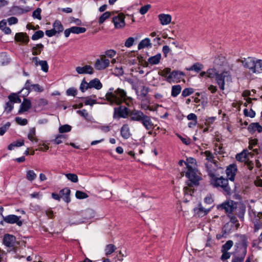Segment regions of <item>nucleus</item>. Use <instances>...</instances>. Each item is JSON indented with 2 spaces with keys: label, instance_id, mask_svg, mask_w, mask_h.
<instances>
[{
  "label": "nucleus",
  "instance_id": "a19ab883",
  "mask_svg": "<svg viewBox=\"0 0 262 262\" xmlns=\"http://www.w3.org/2000/svg\"><path fill=\"white\" fill-rule=\"evenodd\" d=\"M24 145V141L23 140L17 141L11 143L8 147L9 150H12L15 147H20Z\"/></svg>",
  "mask_w": 262,
  "mask_h": 262
},
{
  "label": "nucleus",
  "instance_id": "bb28decb",
  "mask_svg": "<svg viewBox=\"0 0 262 262\" xmlns=\"http://www.w3.org/2000/svg\"><path fill=\"white\" fill-rule=\"evenodd\" d=\"M158 17L162 25H168L171 20V16L169 14H160L159 15Z\"/></svg>",
  "mask_w": 262,
  "mask_h": 262
},
{
  "label": "nucleus",
  "instance_id": "680f3d73",
  "mask_svg": "<svg viewBox=\"0 0 262 262\" xmlns=\"http://www.w3.org/2000/svg\"><path fill=\"white\" fill-rule=\"evenodd\" d=\"M171 69L170 68H165L162 72V76L164 77L166 79V80L167 81V78L168 75L171 74Z\"/></svg>",
  "mask_w": 262,
  "mask_h": 262
},
{
  "label": "nucleus",
  "instance_id": "9d476101",
  "mask_svg": "<svg viewBox=\"0 0 262 262\" xmlns=\"http://www.w3.org/2000/svg\"><path fill=\"white\" fill-rule=\"evenodd\" d=\"M110 63V60L105 58V55H101L100 58L96 59L94 67L97 70H102L107 68Z\"/></svg>",
  "mask_w": 262,
  "mask_h": 262
},
{
  "label": "nucleus",
  "instance_id": "f8f14e48",
  "mask_svg": "<svg viewBox=\"0 0 262 262\" xmlns=\"http://www.w3.org/2000/svg\"><path fill=\"white\" fill-rule=\"evenodd\" d=\"M124 18L125 16L122 13H119L117 16L114 17L113 22L115 27L117 29L123 28L125 24Z\"/></svg>",
  "mask_w": 262,
  "mask_h": 262
},
{
  "label": "nucleus",
  "instance_id": "412c9836",
  "mask_svg": "<svg viewBox=\"0 0 262 262\" xmlns=\"http://www.w3.org/2000/svg\"><path fill=\"white\" fill-rule=\"evenodd\" d=\"M15 40L17 42H20L27 44L29 42L30 39L29 36L25 33H17L14 37Z\"/></svg>",
  "mask_w": 262,
  "mask_h": 262
},
{
  "label": "nucleus",
  "instance_id": "2f4dec72",
  "mask_svg": "<svg viewBox=\"0 0 262 262\" xmlns=\"http://www.w3.org/2000/svg\"><path fill=\"white\" fill-rule=\"evenodd\" d=\"M43 45H42L41 43H38L35 46H33L31 49L32 55L34 56L39 55L41 53V51L43 50Z\"/></svg>",
  "mask_w": 262,
  "mask_h": 262
},
{
  "label": "nucleus",
  "instance_id": "393cba45",
  "mask_svg": "<svg viewBox=\"0 0 262 262\" xmlns=\"http://www.w3.org/2000/svg\"><path fill=\"white\" fill-rule=\"evenodd\" d=\"M248 130L251 134H253L256 130L260 133L262 132V126L258 122L252 123L248 127Z\"/></svg>",
  "mask_w": 262,
  "mask_h": 262
},
{
  "label": "nucleus",
  "instance_id": "5701e85b",
  "mask_svg": "<svg viewBox=\"0 0 262 262\" xmlns=\"http://www.w3.org/2000/svg\"><path fill=\"white\" fill-rule=\"evenodd\" d=\"M120 134L121 137L124 139H127L131 136L132 134L130 132V129L127 124L122 125L120 129Z\"/></svg>",
  "mask_w": 262,
  "mask_h": 262
},
{
  "label": "nucleus",
  "instance_id": "e2e57ef3",
  "mask_svg": "<svg viewBox=\"0 0 262 262\" xmlns=\"http://www.w3.org/2000/svg\"><path fill=\"white\" fill-rule=\"evenodd\" d=\"M150 8H151L150 5L147 4V5H144V6L140 8L139 12L141 14L144 15L147 12V11Z\"/></svg>",
  "mask_w": 262,
  "mask_h": 262
},
{
  "label": "nucleus",
  "instance_id": "de8ad7c7",
  "mask_svg": "<svg viewBox=\"0 0 262 262\" xmlns=\"http://www.w3.org/2000/svg\"><path fill=\"white\" fill-rule=\"evenodd\" d=\"M233 242L231 240L228 241L222 247V251H228L232 247Z\"/></svg>",
  "mask_w": 262,
  "mask_h": 262
},
{
  "label": "nucleus",
  "instance_id": "0e129e2a",
  "mask_svg": "<svg viewBox=\"0 0 262 262\" xmlns=\"http://www.w3.org/2000/svg\"><path fill=\"white\" fill-rule=\"evenodd\" d=\"M5 108V110L7 112V113H10V112H11V111L13 108V104L12 102L9 100L8 102H6Z\"/></svg>",
  "mask_w": 262,
  "mask_h": 262
},
{
  "label": "nucleus",
  "instance_id": "6ab92c4d",
  "mask_svg": "<svg viewBox=\"0 0 262 262\" xmlns=\"http://www.w3.org/2000/svg\"><path fill=\"white\" fill-rule=\"evenodd\" d=\"M31 107V101L28 99L24 98L23 102L20 105L18 113L21 114L25 112L28 111Z\"/></svg>",
  "mask_w": 262,
  "mask_h": 262
},
{
  "label": "nucleus",
  "instance_id": "f3484780",
  "mask_svg": "<svg viewBox=\"0 0 262 262\" xmlns=\"http://www.w3.org/2000/svg\"><path fill=\"white\" fill-rule=\"evenodd\" d=\"M15 241V237L9 234H5L3 238V244L8 247H13Z\"/></svg>",
  "mask_w": 262,
  "mask_h": 262
},
{
  "label": "nucleus",
  "instance_id": "ddd939ff",
  "mask_svg": "<svg viewBox=\"0 0 262 262\" xmlns=\"http://www.w3.org/2000/svg\"><path fill=\"white\" fill-rule=\"evenodd\" d=\"M245 212V205L242 203L237 202L236 209L234 210V213H235V214L242 221L244 220Z\"/></svg>",
  "mask_w": 262,
  "mask_h": 262
},
{
  "label": "nucleus",
  "instance_id": "79ce46f5",
  "mask_svg": "<svg viewBox=\"0 0 262 262\" xmlns=\"http://www.w3.org/2000/svg\"><path fill=\"white\" fill-rule=\"evenodd\" d=\"M218 73L215 69H209L207 71V77L210 78H216Z\"/></svg>",
  "mask_w": 262,
  "mask_h": 262
},
{
  "label": "nucleus",
  "instance_id": "5fc2aeb1",
  "mask_svg": "<svg viewBox=\"0 0 262 262\" xmlns=\"http://www.w3.org/2000/svg\"><path fill=\"white\" fill-rule=\"evenodd\" d=\"M88 89H90L89 83H88L84 78L81 83L80 90L82 92H84Z\"/></svg>",
  "mask_w": 262,
  "mask_h": 262
},
{
  "label": "nucleus",
  "instance_id": "bf43d9fd",
  "mask_svg": "<svg viewBox=\"0 0 262 262\" xmlns=\"http://www.w3.org/2000/svg\"><path fill=\"white\" fill-rule=\"evenodd\" d=\"M227 216L230 219V222H229V223H231L232 225H236L237 224H239L234 213L229 214L227 215Z\"/></svg>",
  "mask_w": 262,
  "mask_h": 262
},
{
  "label": "nucleus",
  "instance_id": "aec40b11",
  "mask_svg": "<svg viewBox=\"0 0 262 262\" xmlns=\"http://www.w3.org/2000/svg\"><path fill=\"white\" fill-rule=\"evenodd\" d=\"M76 71L79 74H92L94 73L93 68L90 65H85L83 67H77L76 68Z\"/></svg>",
  "mask_w": 262,
  "mask_h": 262
},
{
  "label": "nucleus",
  "instance_id": "6e6d98bb",
  "mask_svg": "<svg viewBox=\"0 0 262 262\" xmlns=\"http://www.w3.org/2000/svg\"><path fill=\"white\" fill-rule=\"evenodd\" d=\"M75 196H76V198L78 199H86V198H88V196H89L86 193H85L83 191H79V190L76 191V193H75Z\"/></svg>",
  "mask_w": 262,
  "mask_h": 262
},
{
  "label": "nucleus",
  "instance_id": "f704fd0d",
  "mask_svg": "<svg viewBox=\"0 0 262 262\" xmlns=\"http://www.w3.org/2000/svg\"><path fill=\"white\" fill-rule=\"evenodd\" d=\"M204 68L203 65L199 62H196L194 63L192 66L187 68L188 71H194L195 72L199 73Z\"/></svg>",
  "mask_w": 262,
  "mask_h": 262
},
{
  "label": "nucleus",
  "instance_id": "49530a36",
  "mask_svg": "<svg viewBox=\"0 0 262 262\" xmlns=\"http://www.w3.org/2000/svg\"><path fill=\"white\" fill-rule=\"evenodd\" d=\"M204 155L206 157V159L207 160H208V161H210V163H213V164L215 166V162H214V156L213 155L212 153L209 151V150H206L204 152Z\"/></svg>",
  "mask_w": 262,
  "mask_h": 262
},
{
  "label": "nucleus",
  "instance_id": "052dcab7",
  "mask_svg": "<svg viewBox=\"0 0 262 262\" xmlns=\"http://www.w3.org/2000/svg\"><path fill=\"white\" fill-rule=\"evenodd\" d=\"M10 126V122H7L4 126L0 128V135L3 136L8 129Z\"/></svg>",
  "mask_w": 262,
  "mask_h": 262
},
{
  "label": "nucleus",
  "instance_id": "ea45409f",
  "mask_svg": "<svg viewBox=\"0 0 262 262\" xmlns=\"http://www.w3.org/2000/svg\"><path fill=\"white\" fill-rule=\"evenodd\" d=\"M112 15L111 12L106 11L103 13L99 18L98 22L99 24H103L105 20L108 18Z\"/></svg>",
  "mask_w": 262,
  "mask_h": 262
},
{
  "label": "nucleus",
  "instance_id": "473e14b6",
  "mask_svg": "<svg viewBox=\"0 0 262 262\" xmlns=\"http://www.w3.org/2000/svg\"><path fill=\"white\" fill-rule=\"evenodd\" d=\"M161 59V54L158 53L155 56H151L148 59V62L152 65L158 64Z\"/></svg>",
  "mask_w": 262,
  "mask_h": 262
},
{
  "label": "nucleus",
  "instance_id": "4468645a",
  "mask_svg": "<svg viewBox=\"0 0 262 262\" xmlns=\"http://www.w3.org/2000/svg\"><path fill=\"white\" fill-rule=\"evenodd\" d=\"M184 75V74L182 72L179 71H173L171 72V74L168 75L167 78V82L170 83L172 82L179 81Z\"/></svg>",
  "mask_w": 262,
  "mask_h": 262
},
{
  "label": "nucleus",
  "instance_id": "4d7b16f0",
  "mask_svg": "<svg viewBox=\"0 0 262 262\" xmlns=\"http://www.w3.org/2000/svg\"><path fill=\"white\" fill-rule=\"evenodd\" d=\"M15 120L17 124L20 125H26L28 124V122L27 119H23L19 117H16L15 118Z\"/></svg>",
  "mask_w": 262,
  "mask_h": 262
},
{
  "label": "nucleus",
  "instance_id": "a18cd8bd",
  "mask_svg": "<svg viewBox=\"0 0 262 262\" xmlns=\"http://www.w3.org/2000/svg\"><path fill=\"white\" fill-rule=\"evenodd\" d=\"M115 245L113 244H108L106 245L105 249V254L108 255L113 253L116 250Z\"/></svg>",
  "mask_w": 262,
  "mask_h": 262
},
{
  "label": "nucleus",
  "instance_id": "f257e3e1",
  "mask_svg": "<svg viewBox=\"0 0 262 262\" xmlns=\"http://www.w3.org/2000/svg\"><path fill=\"white\" fill-rule=\"evenodd\" d=\"M105 98L108 103L112 105H119L122 102L127 104V100H132L130 97L127 96L126 92L120 88H118L116 90H114L113 88H110L105 94Z\"/></svg>",
  "mask_w": 262,
  "mask_h": 262
},
{
  "label": "nucleus",
  "instance_id": "603ef678",
  "mask_svg": "<svg viewBox=\"0 0 262 262\" xmlns=\"http://www.w3.org/2000/svg\"><path fill=\"white\" fill-rule=\"evenodd\" d=\"M41 9L40 8H37L33 12L32 17L34 19H37L38 20L41 19Z\"/></svg>",
  "mask_w": 262,
  "mask_h": 262
},
{
  "label": "nucleus",
  "instance_id": "9b49d317",
  "mask_svg": "<svg viewBox=\"0 0 262 262\" xmlns=\"http://www.w3.org/2000/svg\"><path fill=\"white\" fill-rule=\"evenodd\" d=\"M20 216L10 214L3 216V220L7 223L11 224H16L18 226H21L23 225V222L20 220Z\"/></svg>",
  "mask_w": 262,
  "mask_h": 262
},
{
  "label": "nucleus",
  "instance_id": "774afa93",
  "mask_svg": "<svg viewBox=\"0 0 262 262\" xmlns=\"http://www.w3.org/2000/svg\"><path fill=\"white\" fill-rule=\"evenodd\" d=\"M66 93L68 96H75L77 94V90L74 88H71L67 90Z\"/></svg>",
  "mask_w": 262,
  "mask_h": 262
},
{
  "label": "nucleus",
  "instance_id": "2eb2a0df",
  "mask_svg": "<svg viewBox=\"0 0 262 262\" xmlns=\"http://www.w3.org/2000/svg\"><path fill=\"white\" fill-rule=\"evenodd\" d=\"M237 171L236 165L234 164L229 165L226 170L227 176L229 180L233 181Z\"/></svg>",
  "mask_w": 262,
  "mask_h": 262
},
{
  "label": "nucleus",
  "instance_id": "c03bdc74",
  "mask_svg": "<svg viewBox=\"0 0 262 262\" xmlns=\"http://www.w3.org/2000/svg\"><path fill=\"white\" fill-rule=\"evenodd\" d=\"M71 30L72 33L77 34L83 33L86 31V29L85 28L79 27H72Z\"/></svg>",
  "mask_w": 262,
  "mask_h": 262
},
{
  "label": "nucleus",
  "instance_id": "a878e982",
  "mask_svg": "<svg viewBox=\"0 0 262 262\" xmlns=\"http://www.w3.org/2000/svg\"><path fill=\"white\" fill-rule=\"evenodd\" d=\"M91 213H92V210H86L85 212H84L83 213L82 215L84 216V217L83 219H80L78 220H76L75 221L72 222L71 224V225H77V224H79L85 222L86 221V220L90 219V218H91V217H92V216H88V215L89 214H91Z\"/></svg>",
  "mask_w": 262,
  "mask_h": 262
},
{
  "label": "nucleus",
  "instance_id": "a211bd4d",
  "mask_svg": "<svg viewBox=\"0 0 262 262\" xmlns=\"http://www.w3.org/2000/svg\"><path fill=\"white\" fill-rule=\"evenodd\" d=\"M33 62H34L35 65L38 66L39 65L41 67V70L45 72H47L49 69V66L47 61L46 60H39L38 58L36 56L33 57L32 58Z\"/></svg>",
  "mask_w": 262,
  "mask_h": 262
},
{
  "label": "nucleus",
  "instance_id": "13d9d810",
  "mask_svg": "<svg viewBox=\"0 0 262 262\" xmlns=\"http://www.w3.org/2000/svg\"><path fill=\"white\" fill-rule=\"evenodd\" d=\"M244 114L245 116L250 117V118H253L255 116V113L252 109L248 110L247 108L244 110Z\"/></svg>",
  "mask_w": 262,
  "mask_h": 262
},
{
  "label": "nucleus",
  "instance_id": "69168bd1",
  "mask_svg": "<svg viewBox=\"0 0 262 262\" xmlns=\"http://www.w3.org/2000/svg\"><path fill=\"white\" fill-rule=\"evenodd\" d=\"M116 54V52L114 50H108L105 52V58L106 57L109 58H112L114 57Z\"/></svg>",
  "mask_w": 262,
  "mask_h": 262
},
{
  "label": "nucleus",
  "instance_id": "c756f323",
  "mask_svg": "<svg viewBox=\"0 0 262 262\" xmlns=\"http://www.w3.org/2000/svg\"><path fill=\"white\" fill-rule=\"evenodd\" d=\"M152 44L150 43V40L148 38H146L142 40L138 44V49L141 50L145 48H151Z\"/></svg>",
  "mask_w": 262,
  "mask_h": 262
},
{
  "label": "nucleus",
  "instance_id": "09e8293b",
  "mask_svg": "<svg viewBox=\"0 0 262 262\" xmlns=\"http://www.w3.org/2000/svg\"><path fill=\"white\" fill-rule=\"evenodd\" d=\"M44 36V33L41 30L36 31L32 36L31 39L33 40H36L39 38H42Z\"/></svg>",
  "mask_w": 262,
  "mask_h": 262
},
{
  "label": "nucleus",
  "instance_id": "e433bc0d",
  "mask_svg": "<svg viewBox=\"0 0 262 262\" xmlns=\"http://www.w3.org/2000/svg\"><path fill=\"white\" fill-rule=\"evenodd\" d=\"M36 130L35 127L31 128L28 135V138L31 141H38V139L35 136Z\"/></svg>",
  "mask_w": 262,
  "mask_h": 262
},
{
  "label": "nucleus",
  "instance_id": "4c0bfd02",
  "mask_svg": "<svg viewBox=\"0 0 262 262\" xmlns=\"http://www.w3.org/2000/svg\"><path fill=\"white\" fill-rule=\"evenodd\" d=\"M181 90L182 88L180 85H173L171 88V96L177 97L181 93Z\"/></svg>",
  "mask_w": 262,
  "mask_h": 262
},
{
  "label": "nucleus",
  "instance_id": "dca6fc26",
  "mask_svg": "<svg viewBox=\"0 0 262 262\" xmlns=\"http://www.w3.org/2000/svg\"><path fill=\"white\" fill-rule=\"evenodd\" d=\"M240 224L232 225L231 223H227L223 227L222 232L224 234H229L232 232H233L238 229L239 227Z\"/></svg>",
  "mask_w": 262,
  "mask_h": 262
},
{
  "label": "nucleus",
  "instance_id": "4be33fe9",
  "mask_svg": "<svg viewBox=\"0 0 262 262\" xmlns=\"http://www.w3.org/2000/svg\"><path fill=\"white\" fill-rule=\"evenodd\" d=\"M194 210L196 215L199 217H203L208 214L210 211V209H205L202 206L201 204H199L198 207L194 209Z\"/></svg>",
  "mask_w": 262,
  "mask_h": 262
},
{
  "label": "nucleus",
  "instance_id": "7ed1b4c3",
  "mask_svg": "<svg viewBox=\"0 0 262 262\" xmlns=\"http://www.w3.org/2000/svg\"><path fill=\"white\" fill-rule=\"evenodd\" d=\"M132 121L140 122L147 130H152L155 125L151 120V117L145 115L140 110H134L132 113Z\"/></svg>",
  "mask_w": 262,
  "mask_h": 262
},
{
  "label": "nucleus",
  "instance_id": "864d4df0",
  "mask_svg": "<svg viewBox=\"0 0 262 262\" xmlns=\"http://www.w3.org/2000/svg\"><path fill=\"white\" fill-rule=\"evenodd\" d=\"M71 129L72 127L70 125L65 124L59 127V132L60 133H67L70 132Z\"/></svg>",
  "mask_w": 262,
  "mask_h": 262
},
{
  "label": "nucleus",
  "instance_id": "20e7f679",
  "mask_svg": "<svg viewBox=\"0 0 262 262\" xmlns=\"http://www.w3.org/2000/svg\"><path fill=\"white\" fill-rule=\"evenodd\" d=\"M210 183L214 187L220 188L226 194H230L231 189L228 185V179L224 178L223 177L218 178L214 176L210 179Z\"/></svg>",
  "mask_w": 262,
  "mask_h": 262
},
{
  "label": "nucleus",
  "instance_id": "423d86ee",
  "mask_svg": "<svg viewBox=\"0 0 262 262\" xmlns=\"http://www.w3.org/2000/svg\"><path fill=\"white\" fill-rule=\"evenodd\" d=\"M134 111L130 110L124 106H120L114 108L113 118L114 119H119L120 118H126L130 117V120L132 121V113Z\"/></svg>",
  "mask_w": 262,
  "mask_h": 262
},
{
  "label": "nucleus",
  "instance_id": "58836bf2",
  "mask_svg": "<svg viewBox=\"0 0 262 262\" xmlns=\"http://www.w3.org/2000/svg\"><path fill=\"white\" fill-rule=\"evenodd\" d=\"M37 175L33 170H29L26 172V179L29 181H33L36 178Z\"/></svg>",
  "mask_w": 262,
  "mask_h": 262
},
{
  "label": "nucleus",
  "instance_id": "f03ea898",
  "mask_svg": "<svg viewBox=\"0 0 262 262\" xmlns=\"http://www.w3.org/2000/svg\"><path fill=\"white\" fill-rule=\"evenodd\" d=\"M244 68L248 69L249 71L253 74L262 73V60L249 57L239 60Z\"/></svg>",
  "mask_w": 262,
  "mask_h": 262
},
{
  "label": "nucleus",
  "instance_id": "c85d7f7f",
  "mask_svg": "<svg viewBox=\"0 0 262 262\" xmlns=\"http://www.w3.org/2000/svg\"><path fill=\"white\" fill-rule=\"evenodd\" d=\"M90 89L95 88L96 90H100L102 87V84L98 78H95L90 81Z\"/></svg>",
  "mask_w": 262,
  "mask_h": 262
},
{
  "label": "nucleus",
  "instance_id": "cd10ccee",
  "mask_svg": "<svg viewBox=\"0 0 262 262\" xmlns=\"http://www.w3.org/2000/svg\"><path fill=\"white\" fill-rule=\"evenodd\" d=\"M53 29L54 30V31L56 33V34H59L61 32H62L64 28L63 25H62L61 21L59 20H56L54 23L53 24Z\"/></svg>",
  "mask_w": 262,
  "mask_h": 262
},
{
  "label": "nucleus",
  "instance_id": "b1692460",
  "mask_svg": "<svg viewBox=\"0 0 262 262\" xmlns=\"http://www.w3.org/2000/svg\"><path fill=\"white\" fill-rule=\"evenodd\" d=\"M71 193V190L68 188H65L61 190L59 192V194L60 195V198H62V199L67 203H69L71 201L70 194Z\"/></svg>",
  "mask_w": 262,
  "mask_h": 262
},
{
  "label": "nucleus",
  "instance_id": "0eeeda50",
  "mask_svg": "<svg viewBox=\"0 0 262 262\" xmlns=\"http://www.w3.org/2000/svg\"><path fill=\"white\" fill-rule=\"evenodd\" d=\"M236 202L228 200L217 206V209L219 210H224L227 215L234 213L236 209Z\"/></svg>",
  "mask_w": 262,
  "mask_h": 262
},
{
  "label": "nucleus",
  "instance_id": "6e6552de",
  "mask_svg": "<svg viewBox=\"0 0 262 262\" xmlns=\"http://www.w3.org/2000/svg\"><path fill=\"white\" fill-rule=\"evenodd\" d=\"M187 168V171L186 173V176L189 179V181L192 184L198 185L201 178L197 174V171L192 166L186 164Z\"/></svg>",
  "mask_w": 262,
  "mask_h": 262
},
{
  "label": "nucleus",
  "instance_id": "8fccbe9b",
  "mask_svg": "<svg viewBox=\"0 0 262 262\" xmlns=\"http://www.w3.org/2000/svg\"><path fill=\"white\" fill-rule=\"evenodd\" d=\"M67 178L73 183H76L78 181L77 176L75 173H67L65 174Z\"/></svg>",
  "mask_w": 262,
  "mask_h": 262
},
{
  "label": "nucleus",
  "instance_id": "338daca9",
  "mask_svg": "<svg viewBox=\"0 0 262 262\" xmlns=\"http://www.w3.org/2000/svg\"><path fill=\"white\" fill-rule=\"evenodd\" d=\"M135 41V39L134 37H130L128 38L125 42V47L129 48L132 46L134 44V42Z\"/></svg>",
  "mask_w": 262,
  "mask_h": 262
},
{
  "label": "nucleus",
  "instance_id": "37998d69",
  "mask_svg": "<svg viewBox=\"0 0 262 262\" xmlns=\"http://www.w3.org/2000/svg\"><path fill=\"white\" fill-rule=\"evenodd\" d=\"M8 98L9 100L12 102V103H20L21 99L19 98L17 94L12 93L9 96Z\"/></svg>",
  "mask_w": 262,
  "mask_h": 262
},
{
  "label": "nucleus",
  "instance_id": "c9c22d12",
  "mask_svg": "<svg viewBox=\"0 0 262 262\" xmlns=\"http://www.w3.org/2000/svg\"><path fill=\"white\" fill-rule=\"evenodd\" d=\"M77 113L84 118L85 120L89 121H92L93 119L92 117L90 116L86 110L83 109L82 110L77 111Z\"/></svg>",
  "mask_w": 262,
  "mask_h": 262
},
{
  "label": "nucleus",
  "instance_id": "72a5a7b5",
  "mask_svg": "<svg viewBox=\"0 0 262 262\" xmlns=\"http://www.w3.org/2000/svg\"><path fill=\"white\" fill-rule=\"evenodd\" d=\"M213 163H207L205 164V167L208 172V174L211 178V179L215 176V169L214 167H213Z\"/></svg>",
  "mask_w": 262,
  "mask_h": 262
},
{
  "label": "nucleus",
  "instance_id": "3c124183",
  "mask_svg": "<svg viewBox=\"0 0 262 262\" xmlns=\"http://www.w3.org/2000/svg\"><path fill=\"white\" fill-rule=\"evenodd\" d=\"M194 93L193 89L191 88H187L184 89L182 93V96L183 97H187Z\"/></svg>",
  "mask_w": 262,
  "mask_h": 262
},
{
  "label": "nucleus",
  "instance_id": "1a4fd4ad",
  "mask_svg": "<svg viewBox=\"0 0 262 262\" xmlns=\"http://www.w3.org/2000/svg\"><path fill=\"white\" fill-rule=\"evenodd\" d=\"M230 78V73L229 71H224L221 73H218L215 78L217 84L221 90L225 89V80Z\"/></svg>",
  "mask_w": 262,
  "mask_h": 262
},
{
  "label": "nucleus",
  "instance_id": "39448f33",
  "mask_svg": "<svg viewBox=\"0 0 262 262\" xmlns=\"http://www.w3.org/2000/svg\"><path fill=\"white\" fill-rule=\"evenodd\" d=\"M235 236L238 238V243L235 244V246L238 247V245H242L244 247L243 254L241 256H237L232 259V262H243L245 257L247 253V238L245 235L235 234Z\"/></svg>",
  "mask_w": 262,
  "mask_h": 262
},
{
  "label": "nucleus",
  "instance_id": "7c9ffc66",
  "mask_svg": "<svg viewBox=\"0 0 262 262\" xmlns=\"http://www.w3.org/2000/svg\"><path fill=\"white\" fill-rule=\"evenodd\" d=\"M31 82L30 80H27L25 84L24 87L23 88V89L21 90L20 93L23 92L24 91H26L25 94H22V96L23 97H25L27 96L30 93L31 91L32 90L31 88Z\"/></svg>",
  "mask_w": 262,
  "mask_h": 262
}]
</instances>
